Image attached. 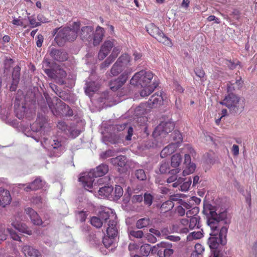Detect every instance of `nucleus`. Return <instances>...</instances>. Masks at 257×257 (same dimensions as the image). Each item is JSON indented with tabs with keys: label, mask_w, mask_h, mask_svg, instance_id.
<instances>
[{
	"label": "nucleus",
	"mask_w": 257,
	"mask_h": 257,
	"mask_svg": "<svg viewBox=\"0 0 257 257\" xmlns=\"http://www.w3.org/2000/svg\"><path fill=\"white\" fill-rule=\"evenodd\" d=\"M203 212L206 216L207 224L211 229L208 244L211 249H218L220 244L224 245L226 242L228 228L222 226L221 224L226 222L227 212L223 209L207 204L204 205Z\"/></svg>",
	"instance_id": "1"
},
{
	"label": "nucleus",
	"mask_w": 257,
	"mask_h": 257,
	"mask_svg": "<svg viewBox=\"0 0 257 257\" xmlns=\"http://www.w3.org/2000/svg\"><path fill=\"white\" fill-rule=\"evenodd\" d=\"M153 78L152 72L141 70L133 76L130 83L133 85L140 86L142 88L140 95L142 97H146L152 93L158 86V83L152 81Z\"/></svg>",
	"instance_id": "2"
},
{
	"label": "nucleus",
	"mask_w": 257,
	"mask_h": 257,
	"mask_svg": "<svg viewBox=\"0 0 257 257\" xmlns=\"http://www.w3.org/2000/svg\"><path fill=\"white\" fill-rule=\"evenodd\" d=\"M80 27L79 22H74L71 27H64L62 29L56 28L55 34L57 33L55 41L59 46L64 45L66 41H74L78 36V32Z\"/></svg>",
	"instance_id": "3"
},
{
	"label": "nucleus",
	"mask_w": 257,
	"mask_h": 257,
	"mask_svg": "<svg viewBox=\"0 0 257 257\" xmlns=\"http://www.w3.org/2000/svg\"><path fill=\"white\" fill-rule=\"evenodd\" d=\"M220 103L226 106L233 113L240 112L244 107V100L233 93L228 94Z\"/></svg>",
	"instance_id": "4"
},
{
	"label": "nucleus",
	"mask_w": 257,
	"mask_h": 257,
	"mask_svg": "<svg viewBox=\"0 0 257 257\" xmlns=\"http://www.w3.org/2000/svg\"><path fill=\"white\" fill-rule=\"evenodd\" d=\"M56 102H48L52 113L56 116H71L73 113L70 107L59 99H55Z\"/></svg>",
	"instance_id": "5"
},
{
	"label": "nucleus",
	"mask_w": 257,
	"mask_h": 257,
	"mask_svg": "<svg viewBox=\"0 0 257 257\" xmlns=\"http://www.w3.org/2000/svg\"><path fill=\"white\" fill-rule=\"evenodd\" d=\"M182 153L185 154L184 164L185 167L183 171V175L185 176L193 173L196 169V165L191 162L190 157V155L194 156L195 151L190 145L187 144L182 149Z\"/></svg>",
	"instance_id": "6"
},
{
	"label": "nucleus",
	"mask_w": 257,
	"mask_h": 257,
	"mask_svg": "<svg viewBox=\"0 0 257 257\" xmlns=\"http://www.w3.org/2000/svg\"><path fill=\"white\" fill-rule=\"evenodd\" d=\"M146 28L148 33L159 42L167 46L172 45L170 40L154 24H149L146 26Z\"/></svg>",
	"instance_id": "7"
},
{
	"label": "nucleus",
	"mask_w": 257,
	"mask_h": 257,
	"mask_svg": "<svg viewBox=\"0 0 257 257\" xmlns=\"http://www.w3.org/2000/svg\"><path fill=\"white\" fill-rule=\"evenodd\" d=\"M47 125H48V124L46 118L43 115H39L36 121L31 126L32 131L33 132L39 133V135L36 136L32 135L31 137L38 142L40 140V136L42 137V135H44Z\"/></svg>",
	"instance_id": "8"
},
{
	"label": "nucleus",
	"mask_w": 257,
	"mask_h": 257,
	"mask_svg": "<svg viewBox=\"0 0 257 257\" xmlns=\"http://www.w3.org/2000/svg\"><path fill=\"white\" fill-rule=\"evenodd\" d=\"M44 70L48 77L56 80L61 85H64L66 83L65 80V78L66 77V73L59 66H57L53 69H45Z\"/></svg>",
	"instance_id": "9"
},
{
	"label": "nucleus",
	"mask_w": 257,
	"mask_h": 257,
	"mask_svg": "<svg viewBox=\"0 0 257 257\" xmlns=\"http://www.w3.org/2000/svg\"><path fill=\"white\" fill-rule=\"evenodd\" d=\"M174 127L175 124L172 121H163L155 128L153 136L156 139L159 137L164 138L167 134L172 132Z\"/></svg>",
	"instance_id": "10"
},
{
	"label": "nucleus",
	"mask_w": 257,
	"mask_h": 257,
	"mask_svg": "<svg viewBox=\"0 0 257 257\" xmlns=\"http://www.w3.org/2000/svg\"><path fill=\"white\" fill-rule=\"evenodd\" d=\"M64 143L60 139L55 138L51 142L49 149L51 155L54 157H59L64 150Z\"/></svg>",
	"instance_id": "11"
},
{
	"label": "nucleus",
	"mask_w": 257,
	"mask_h": 257,
	"mask_svg": "<svg viewBox=\"0 0 257 257\" xmlns=\"http://www.w3.org/2000/svg\"><path fill=\"white\" fill-rule=\"evenodd\" d=\"M50 55L54 60L58 62H64L68 60V53L63 49H57L54 48L50 50Z\"/></svg>",
	"instance_id": "12"
},
{
	"label": "nucleus",
	"mask_w": 257,
	"mask_h": 257,
	"mask_svg": "<svg viewBox=\"0 0 257 257\" xmlns=\"http://www.w3.org/2000/svg\"><path fill=\"white\" fill-rule=\"evenodd\" d=\"M44 184L43 182L40 178H37L32 183L28 184H20L19 185V188L23 189L24 190L29 192L32 190H37L42 188Z\"/></svg>",
	"instance_id": "13"
},
{
	"label": "nucleus",
	"mask_w": 257,
	"mask_h": 257,
	"mask_svg": "<svg viewBox=\"0 0 257 257\" xmlns=\"http://www.w3.org/2000/svg\"><path fill=\"white\" fill-rule=\"evenodd\" d=\"M98 216L104 224V225H105V223L107 224L108 223L116 220V215L109 208H105L100 211Z\"/></svg>",
	"instance_id": "14"
},
{
	"label": "nucleus",
	"mask_w": 257,
	"mask_h": 257,
	"mask_svg": "<svg viewBox=\"0 0 257 257\" xmlns=\"http://www.w3.org/2000/svg\"><path fill=\"white\" fill-rule=\"evenodd\" d=\"M182 161V157L180 154H175L173 155L171 159V166L174 169H172L169 172L170 174H177L181 171L179 168Z\"/></svg>",
	"instance_id": "15"
},
{
	"label": "nucleus",
	"mask_w": 257,
	"mask_h": 257,
	"mask_svg": "<svg viewBox=\"0 0 257 257\" xmlns=\"http://www.w3.org/2000/svg\"><path fill=\"white\" fill-rule=\"evenodd\" d=\"M14 107L16 116L19 119L23 118L27 110L26 105L24 103V100L16 98Z\"/></svg>",
	"instance_id": "16"
},
{
	"label": "nucleus",
	"mask_w": 257,
	"mask_h": 257,
	"mask_svg": "<svg viewBox=\"0 0 257 257\" xmlns=\"http://www.w3.org/2000/svg\"><path fill=\"white\" fill-rule=\"evenodd\" d=\"M93 34V28L90 26L82 27L79 33L80 38L83 41L88 42L92 41V35Z\"/></svg>",
	"instance_id": "17"
},
{
	"label": "nucleus",
	"mask_w": 257,
	"mask_h": 257,
	"mask_svg": "<svg viewBox=\"0 0 257 257\" xmlns=\"http://www.w3.org/2000/svg\"><path fill=\"white\" fill-rule=\"evenodd\" d=\"M95 177L93 173L91 171L87 174H84L79 178V181L82 182L83 186L86 189H90L93 186Z\"/></svg>",
	"instance_id": "18"
},
{
	"label": "nucleus",
	"mask_w": 257,
	"mask_h": 257,
	"mask_svg": "<svg viewBox=\"0 0 257 257\" xmlns=\"http://www.w3.org/2000/svg\"><path fill=\"white\" fill-rule=\"evenodd\" d=\"M114 46V44L113 41H106L102 45L101 49L98 53V59L99 60L104 59Z\"/></svg>",
	"instance_id": "19"
},
{
	"label": "nucleus",
	"mask_w": 257,
	"mask_h": 257,
	"mask_svg": "<svg viewBox=\"0 0 257 257\" xmlns=\"http://www.w3.org/2000/svg\"><path fill=\"white\" fill-rule=\"evenodd\" d=\"M85 85L86 86L84 87L85 92L89 97H91L94 93L96 92L99 89L100 86L98 82L91 81L89 79L86 81Z\"/></svg>",
	"instance_id": "20"
},
{
	"label": "nucleus",
	"mask_w": 257,
	"mask_h": 257,
	"mask_svg": "<svg viewBox=\"0 0 257 257\" xmlns=\"http://www.w3.org/2000/svg\"><path fill=\"white\" fill-rule=\"evenodd\" d=\"M104 30L100 26H97L95 33L92 35L93 44L94 46L98 45L102 41L104 36Z\"/></svg>",
	"instance_id": "21"
},
{
	"label": "nucleus",
	"mask_w": 257,
	"mask_h": 257,
	"mask_svg": "<svg viewBox=\"0 0 257 257\" xmlns=\"http://www.w3.org/2000/svg\"><path fill=\"white\" fill-rule=\"evenodd\" d=\"M12 200L10 192L3 188H0V205L5 207L9 204Z\"/></svg>",
	"instance_id": "22"
},
{
	"label": "nucleus",
	"mask_w": 257,
	"mask_h": 257,
	"mask_svg": "<svg viewBox=\"0 0 257 257\" xmlns=\"http://www.w3.org/2000/svg\"><path fill=\"white\" fill-rule=\"evenodd\" d=\"M25 212L28 215L32 222L35 225H40L42 223V220L38 215V213L30 207L25 209Z\"/></svg>",
	"instance_id": "23"
},
{
	"label": "nucleus",
	"mask_w": 257,
	"mask_h": 257,
	"mask_svg": "<svg viewBox=\"0 0 257 257\" xmlns=\"http://www.w3.org/2000/svg\"><path fill=\"white\" fill-rule=\"evenodd\" d=\"M114 130H116V132H120L124 131L125 128L127 129V135L125 137V140L127 141H130L132 139V137L133 134V128L132 127L128 126L127 123L118 124H116L114 127Z\"/></svg>",
	"instance_id": "24"
},
{
	"label": "nucleus",
	"mask_w": 257,
	"mask_h": 257,
	"mask_svg": "<svg viewBox=\"0 0 257 257\" xmlns=\"http://www.w3.org/2000/svg\"><path fill=\"white\" fill-rule=\"evenodd\" d=\"M22 251L26 257H41L40 252L29 245H24Z\"/></svg>",
	"instance_id": "25"
},
{
	"label": "nucleus",
	"mask_w": 257,
	"mask_h": 257,
	"mask_svg": "<svg viewBox=\"0 0 257 257\" xmlns=\"http://www.w3.org/2000/svg\"><path fill=\"white\" fill-rule=\"evenodd\" d=\"M106 232L108 235L112 237H115L118 234L117 227V221L115 220L107 224Z\"/></svg>",
	"instance_id": "26"
},
{
	"label": "nucleus",
	"mask_w": 257,
	"mask_h": 257,
	"mask_svg": "<svg viewBox=\"0 0 257 257\" xmlns=\"http://www.w3.org/2000/svg\"><path fill=\"white\" fill-rule=\"evenodd\" d=\"M119 65L123 70L130 65V57L126 54H123L119 57L115 62V66Z\"/></svg>",
	"instance_id": "27"
},
{
	"label": "nucleus",
	"mask_w": 257,
	"mask_h": 257,
	"mask_svg": "<svg viewBox=\"0 0 257 257\" xmlns=\"http://www.w3.org/2000/svg\"><path fill=\"white\" fill-rule=\"evenodd\" d=\"M127 78L128 77L127 74H126L125 72L123 73L119 78L114 80V82L117 83L118 85L117 86H113V83H112L111 85V89L113 91L116 90L124 84V83L126 82Z\"/></svg>",
	"instance_id": "28"
},
{
	"label": "nucleus",
	"mask_w": 257,
	"mask_h": 257,
	"mask_svg": "<svg viewBox=\"0 0 257 257\" xmlns=\"http://www.w3.org/2000/svg\"><path fill=\"white\" fill-rule=\"evenodd\" d=\"M108 171V167L107 165L102 164L92 171L94 174L95 177H99L104 175Z\"/></svg>",
	"instance_id": "29"
},
{
	"label": "nucleus",
	"mask_w": 257,
	"mask_h": 257,
	"mask_svg": "<svg viewBox=\"0 0 257 257\" xmlns=\"http://www.w3.org/2000/svg\"><path fill=\"white\" fill-rule=\"evenodd\" d=\"M178 147L175 144H170L164 148L160 153L162 158H165L168 155L172 154Z\"/></svg>",
	"instance_id": "30"
},
{
	"label": "nucleus",
	"mask_w": 257,
	"mask_h": 257,
	"mask_svg": "<svg viewBox=\"0 0 257 257\" xmlns=\"http://www.w3.org/2000/svg\"><path fill=\"white\" fill-rule=\"evenodd\" d=\"M11 224L16 229L18 230L20 232L26 233L29 235L32 234V231L30 230L25 224L13 222Z\"/></svg>",
	"instance_id": "31"
},
{
	"label": "nucleus",
	"mask_w": 257,
	"mask_h": 257,
	"mask_svg": "<svg viewBox=\"0 0 257 257\" xmlns=\"http://www.w3.org/2000/svg\"><path fill=\"white\" fill-rule=\"evenodd\" d=\"M163 100L162 93H156L153 95L149 100V104L150 105H155L157 104H161Z\"/></svg>",
	"instance_id": "32"
},
{
	"label": "nucleus",
	"mask_w": 257,
	"mask_h": 257,
	"mask_svg": "<svg viewBox=\"0 0 257 257\" xmlns=\"http://www.w3.org/2000/svg\"><path fill=\"white\" fill-rule=\"evenodd\" d=\"M145 111V105L144 104H141L136 108L135 109L134 114L136 116H139L138 118V121H139V119H140V120H143L144 121L146 120L147 118L142 116V115H144Z\"/></svg>",
	"instance_id": "33"
},
{
	"label": "nucleus",
	"mask_w": 257,
	"mask_h": 257,
	"mask_svg": "<svg viewBox=\"0 0 257 257\" xmlns=\"http://www.w3.org/2000/svg\"><path fill=\"white\" fill-rule=\"evenodd\" d=\"M112 192L113 188L111 186H105L99 188L98 193L101 196L109 197V196H112Z\"/></svg>",
	"instance_id": "34"
},
{
	"label": "nucleus",
	"mask_w": 257,
	"mask_h": 257,
	"mask_svg": "<svg viewBox=\"0 0 257 257\" xmlns=\"http://www.w3.org/2000/svg\"><path fill=\"white\" fill-rule=\"evenodd\" d=\"M102 141L105 144L110 143L111 144H114L118 142L119 137L115 134H109L104 136L102 138Z\"/></svg>",
	"instance_id": "35"
},
{
	"label": "nucleus",
	"mask_w": 257,
	"mask_h": 257,
	"mask_svg": "<svg viewBox=\"0 0 257 257\" xmlns=\"http://www.w3.org/2000/svg\"><path fill=\"white\" fill-rule=\"evenodd\" d=\"M174 204L171 200H167L163 203L160 207L161 212H166L171 210L174 207Z\"/></svg>",
	"instance_id": "36"
},
{
	"label": "nucleus",
	"mask_w": 257,
	"mask_h": 257,
	"mask_svg": "<svg viewBox=\"0 0 257 257\" xmlns=\"http://www.w3.org/2000/svg\"><path fill=\"white\" fill-rule=\"evenodd\" d=\"M151 223V220L149 218H141L137 221L136 227L138 228L141 229L148 226Z\"/></svg>",
	"instance_id": "37"
},
{
	"label": "nucleus",
	"mask_w": 257,
	"mask_h": 257,
	"mask_svg": "<svg viewBox=\"0 0 257 257\" xmlns=\"http://www.w3.org/2000/svg\"><path fill=\"white\" fill-rule=\"evenodd\" d=\"M189 227L190 229H193L195 227L199 228V218L198 216H193L190 218Z\"/></svg>",
	"instance_id": "38"
},
{
	"label": "nucleus",
	"mask_w": 257,
	"mask_h": 257,
	"mask_svg": "<svg viewBox=\"0 0 257 257\" xmlns=\"http://www.w3.org/2000/svg\"><path fill=\"white\" fill-rule=\"evenodd\" d=\"M114 238L107 235L103 238L102 242L106 248H108L111 245L115 244Z\"/></svg>",
	"instance_id": "39"
},
{
	"label": "nucleus",
	"mask_w": 257,
	"mask_h": 257,
	"mask_svg": "<svg viewBox=\"0 0 257 257\" xmlns=\"http://www.w3.org/2000/svg\"><path fill=\"white\" fill-rule=\"evenodd\" d=\"M172 139L174 143L171 144H175L178 146V144L182 142V137L181 133L178 131H175L172 134Z\"/></svg>",
	"instance_id": "40"
},
{
	"label": "nucleus",
	"mask_w": 257,
	"mask_h": 257,
	"mask_svg": "<svg viewBox=\"0 0 257 257\" xmlns=\"http://www.w3.org/2000/svg\"><path fill=\"white\" fill-rule=\"evenodd\" d=\"M90 223L92 225L96 228H100L103 223L99 216L92 217L90 219Z\"/></svg>",
	"instance_id": "41"
},
{
	"label": "nucleus",
	"mask_w": 257,
	"mask_h": 257,
	"mask_svg": "<svg viewBox=\"0 0 257 257\" xmlns=\"http://www.w3.org/2000/svg\"><path fill=\"white\" fill-rule=\"evenodd\" d=\"M151 250V245L148 243L142 245L140 247L141 253L145 256H148L149 255Z\"/></svg>",
	"instance_id": "42"
},
{
	"label": "nucleus",
	"mask_w": 257,
	"mask_h": 257,
	"mask_svg": "<svg viewBox=\"0 0 257 257\" xmlns=\"http://www.w3.org/2000/svg\"><path fill=\"white\" fill-rule=\"evenodd\" d=\"M123 192V191L122 187L119 185H116L114 192L113 199L115 200H117L120 198V197L122 196Z\"/></svg>",
	"instance_id": "43"
},
{
	"label": "nucleus",
	"mask_w": 257,
	"mask_h": 257,
	"mask_svg": "<svg viewBox=\"0 0 257 257\" xmlns=\"http://www.w3.org/2000/svg\"><path fill=\"white\" fill-rule=\"evenodd\" d=\"M169 164L166 162H162L160 166V172L162 174H165L170 171Z\"/></svg>",
	"instance_id": "44"
},
{
	"label": "nucleus",
	"mask_w": 257,
	"mask_h": 257,
	"mask_svg": "<svg viewBox=\"0 0 257 257\" xmlns=\"http://www.w3.org/2000/svg\"><path fill=\"white\" fill-rule=\"evenodd\" d=\"M135 175L140 180H145L147 178L146 174L143 169H138L136 171Z\"/></svg>",
	"instance_id": "45"
},
{
	"label": "nucleus",
	"mask_w": 257,
	"mask_h": 257,
	"mask_svg": "<svg viewBox=\"0 0 257 257\" xmlns=\"http://www.w3.org/2000/svg\"><path fill=\"white\" fill-rule=\"evenodd\" d=\"M144 203L148 206H150L153 202V196L150 193H145L144 196Z\"/></svg>",
	"instance_id": "46"
},
{
	"label": "nucleus",
	"mask_w": 257,
	"mask_h": 257,
	"mask_svg": "<svg viewBox=\"0 0 257 257\" xmlns=\"http://www.w3.org/2000/svg\"><path fill=\"white\" fill-rule=\"evenodd\" d=\"M123 70V69L120 67L119 65H117V66H115V63L111 69L110 72L113 76H116Z\"/></svg>",
	"instance_id": "47"
},
{
	"label": "nucleus",
	"mask_w": 257,
	"mask_h": 257,
	"mask_svg": "<svg viewBox=\"0 0 257 257\" xmlns=\"http://www.w3.org/2000/svg\"><path fill=\"white\" fill-rule=\"evenodd\" d=\"M203 157L207 164H213L214 162V155L212 153H207L204 155Z\"/></svg>",
	"instance_id": "48"
},
{
	"label": "nucleus",
	"mask_w": 257,
	"mask_h": 257,
	"mask_svg": "<svg viewBox=\"0 0 257 257\" xmlns=\"http://www.w3.org/2000/svg\"><path fill=\"white\" fill-rule=\"evenodd\" d=\"M20 68L19 66H17L14 67L13 71V80L16 82H18L19 79L20 74Z\"/></svg>",
	"instance_id": "49"
},
{
	"label": "nucleus",
	"mask_w": 257,
	"mask_h": 257,
	"mask_svg": "<svg viewBox=\"0 0 257 257\" xmlns=\"http://www.w3.org/2000/svg\"><path fill=\"white\" fill-rule=\"evenodd\" d=\"M130 235L137 238H141L144 235L143 232L141 230H132L129 232Z\"/></svg>",
	"instance_id": "50"
},
{
	"label": "nucleus",
	"mask_w": 257,
	"mask_h": 257,
	"mask_svg": "<svg viewBox=\"0 0 257 257\" xmlns=\"http://www.w3.org/2000/svg\"><path fill=\"white\" fill-rule=\"evenodd\" d=\"M191 184V180L189 179L188 181L184 182L180 185V190L182 191L186 192L188 191Z\"/></svg>",
	"instance_id": "51"
},
{
	"label": "nucleus",
	"mask_w": 257,
	"mask_h": 257,
	"mask_svg": "<svg viewBox=\"0 0 257 257\" xmlns=\"http://www.w3.org/2000/svg\"><path fill=\"white\" fill-rule=\"evenodd\" d=\"M199 208L197 207L191 208L186 212V215L188 217H189L190 216L193 215V216H196L195 215L198 213Z\"/></svg>",
	"instance_id": "52"
},
{
	"label": "nucleus",
	"mask_w": 257,
	"mask_h": 257,
	"mask_svg": "<svg viewBox=\"0 0 257 257\" xmlns=\"http://www.w3.org/2000/svg\"><path fill=\"white\" fill-rule=\"evenodd\" d=\"M28 19L32 28L38 27L41 25V23L37 22L36 19L33 16L28 17Z\"/></svg>",
	"instance_id": "53"
},
{
	"label": "nucleus",
	"mask_w": 257,
	"mask_h": 257,
	"mask_svg": "<svg viewBox=\"0 0 257 257\" xmlns=\"http://www.w3.org/2000/svg\"><path fill=\"white\" fill-rule=\"evenodd\" d=\"M115 58H113L111 56H109L105 60V61L102 64V68H106L108 67L110 64L112 63V62L114 61Z\"/></svg>",
	"instance_id": "54"
},
{
	"label": "nucleus",
	"mask_w": 257,
	"mask_h": 257,
	"mask_svg": "<svg viewBox=\"0 0 257 257\" xmlns=\"http://www.w3.org/2000/svg\"><path fill=\"white\" fill-rule=\"evenodd\" d=\"M203 236L202 232L200 231H193L191 232L189 237L191 238L192 239H199L201 238Z\"/></svg>",
	"instance_id": "55"
},
{
	"label": "nucleus",
	"mask_w": 257,
	"mask_h": 257,
	"mask_svg": "<svg viewBox=\"0 0 257 257\" xmlns=\"http://www.w3.org/2000/svg\"><path fill=\"white\" fill-rule=\"evenodd\" d=\"M204 249L203 246L199 243H196L194 246V251L201 255L202 253L204 251Z\"/></svg>",
	"instance_id": "56"
},
{
	"label": "nucleus",
	"mask_w": 257,
	"mask_h": 257,
	"mask_svg": "<svg viewBox=\"0 0 257 257\" xmlns=\"http://www.w3.org/2000/svg\"><path fill=\"white\" fill-rule=\"evenodd\" d=\"M117 158L119 163L118 166L122 167L125 165L126 158L124 156H119L117 157Z\"/></svg>",
	"instance_id": "57"
},
{
	"label": "nucleus",
	"mask_w": 257,
	"mask_h": 257,
	"mask_svg": "<svg viewBox=\"0 0 257 257\" xmlns=\"http://www.w3.org/2000/svg\"><path fill=\"white\" fill-rule=\"evenodd\" d=\"M147 240L151 243H155L157 241V237L151 233H148L146 235Z\"/></svg>",
	"instance_id": "58"
},
{
	"label": "nucleus",
	"mask_w": 257,
	"mask_h": 257,
	"mask_svg": "<svg viewBox=\"0 0 257 257\" xmlns=\"http://www.w3.org/2000/svg\"><path fill=\"white\" fill-rule=\"evenodd\" d=\"M157 246L159 248H164V249L169 247H172L171 243L167 242L162 241L159 243H158Z\"/></svg>",
	"instance_id": "59"
},
{
	"label": "nucleus",
	"mask_w": 257,
	"mask_h": 257,
	"mask_svg": "<svg viewBox=\"0 0 257 257\" xmlns=\"http://www.w3.org/2000/svg\"><path fill=\"white\" fill-rule=\"evenodd\" d=\"M57 127L59 130L64 132L66 131L68 129L67 125L63 121H60L58 122Z\"/></svg>",
	"instance_id": "60"
},
{
	"label": "nucleus",
	"mask_w": 257,
	"mask_h": 257,
	"mask_svg": "<svg viewBox=\"0 0 257 257\" xmlns=\"http://www.w3.org/2000/svg\"><path fill=\"white\" fill-rule=\"evenodd\" d=\"M194 72L197 77H199L200 78H204L205 76V72L202 68H196L194 70Z\"/></svg>",
	"instance_id": "61"
},
{
	"label": "nucleus",
	"mask_w": 257,
	"mask_h": 257,
	"mask_svg": "<svg viewBox=\"0 0 257 257\" xmlns=\"http://www.w3.org/2000/svg\"><path fill=\"white\" fill-rule=\"evenodd\" d=\"M174 253L172 247H169L164 250V257H170Z\"/></svg>",
	"instance_id": "62"
},
{
	"label": "nucleus",
	"mask_w": 257,
	"mask_h": 257,
	"mask_svg": "<svg viewBox=\"0 0 257 257\" xmlns=\"http://www.w3.org/2000/svg\"><path fill=\"white\" fill-rule=\"evenodd\" d=\"M179 204L180 206H182L185 210H188L192 208V206L189 203L185 202L182 199L179 200Z\"/></svg>",
	"instance_id": "63"
},
{
	"label": "nucleus",
	"mask_w": 257,
	"mask_h": 257,
	"mask_svg": "<svg viewBox=\"0 0 257 257\" xmlns=\"http://www.w3.org/2000/svg\"><path fill=\"white\" fill-rule=\"evenodd\" d=\"M120 50H121V47L120 46L115 47L113 48V49L112 50V52L110 56H112L114 58H116L117 57L118 54L119 53Z\"/></svg>",
	"instance_id": "64"
}]
</instances>
